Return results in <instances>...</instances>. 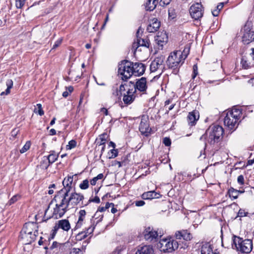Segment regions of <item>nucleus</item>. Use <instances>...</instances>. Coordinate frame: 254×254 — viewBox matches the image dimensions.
Wrapping results in <instances>:
<instances>
[{"label":"nucleus","instance_id":"nucleus-39","mask_svg":"<svg viewBox=\"0 0 254 254\" xmlns=\"http://www.w3.org/2000/svg\"><path fill=\"white\" fill-rule=\"evenodd\" d=\"M30 141H27L23 147L20 150V152L21 153H24L30 148Z\"/></svg>","mask_w":254,"mask_h":254},{"label":"nucleus","instance_id":"nucleus-27","mask_svg":"<svg viewBox=\"0 0 254 254\" xmlns=\"http://www.w3.org/2000/svg\"><path fill=\"white\" fill-rule=\"evenodd\" d=\"M155 41L158 45L162 46L164 43L168 41V36L164 32H158L155 37Z\"/></svg>","mask_w":254,"mask_h":254},{"label":"nucleus","instance_id":"nucleus-14","mask_svg":"<svg viewBox=\"0 0 254 254\" xmlns=\"http://www.w3.org/2000/svg\"><path fill=\"white\" fill-rule=\"evenodd\" d=\"M140 32H141V35L143 32V30L141 29V27H139L136 32V38H137V42L135 43H133L132 45V47L135 48L136 49L139 46H143L146 48H149L150 43L148 39H142L140 36Z\"/></svg>","mask_w":254,"mask_h":254},{"label":"nucleus","instance_id":"nucleus-26","mask_svg":"<svg viewBox=\"0 0 254 254\" xmlns=\"http://www.w3.org/2000/svg\"><path fill=\"white\" fill-rule=\"evenodd\" d=\"M154 249L152 246L145 245L138 247L135 254H153Z\"/></svg>","mask_w":254,"mask_h":254},{"label":"nucleus","instance_id":"nucleus-33","mask_svg":"<svg viewBox=\"0 0 254 254\" xmlns=\"http://www.w3.org/2000/svg\"><path fill=\"white\" fill-rule=\"evenodd\" d=\"M229 197L232 199H236L239 195V191L238 190L234 189L233 188H230L227 192Z\"/></svg>","mask_w":254,"mask_h":254},{"label":"nucleus","instance_id":"nucleus-52","mask_svg":"<svg viewBox=\"0 0 254 254\" xmlns=\"http://www.w3.org/2000/svg\"><path fill=\"white\" fill-rule=\"evenodd\" d=\"M60 246H61L60 244L58 243L57 242H54L53 243V244L52 245V246L50 247V250H53V249H54L55 248H58Z\"/></svg>","mask_w":254,"mask_h":254},{"label":"nucleus","instance_id":"nucleus-1","mask_svg":"<svg viewBox=\"0 0 254 254\" xmlns=\"http://www.w3.org/2000/svg\"><path fill=\"white\" fill-rule=\"evenodd\" d=\"M69 193L59 191L49 204L45 212V217L48 219L51 217L58 219L62 217L67 210L69 204L68 203Z\"/></svg>","mask_w":254,"mask_h":254},{"label":"nucleus","instance_id":"nucleus-24","mask_svg":"<svg viewBox=\"0 0 254 254\" xmlns=\"http://www.w3.org/2000/svg\"><path fill=\"white\" fill-rule=\"evenodd\" d=\"M168 58H172V60L177 63V64L182 65L184 62V59H183L182 54L180 51L174 52Z\"/></svg>","mask_w":254,"mask_h":254},{"label":"nucleus","instance_id":"nucleus-46","mask_svg":"<svg viewBox=\"0 0 254 254\" xmlns=\"http://www.w3.org/2000/svg\"><path fill=\"white\" fill-rule=\"evenodd\" d=\"M127 87V88H129V82L128 83H122L121 85L120 86V89H119V91L120 92H121V93L122 94V92L123 91H125L126 90V88L125 87Z\"/></svg>","mask_w":254,"mask_h":254},{"label":"nucleus","instance_id":"nucleus-21","mask_svg":"<svg viewBox=\"0 0 254 254\" xmlns=\"http://www.w3.org/2000/svg\"><path fill=\"white\" fill-rule=\"evenodd\" d=\"M37 228L36 224L33 222L26 223L24 224L20 233L34 234V232L37 230Z\"/></svg>","mask_w":254,"mask_h":254},{"label":"nucleus","instance_id":"nucleus-63","mask_svg":"<svg viewBox=\"0 0 254 254\" xmlns=\"http://www.w3.org/2000/svg\"><path fill=\"white\" fill-rule=\"evenodd\" d=\"M171 0H161V2H162L164 5H168L170 3Z\"/></svg>","mask_w":254,"mask_h":254},{"label":"nucleus","instance_id":"nucleus-64","mask_svg":"<svg viewBox=\"0 0 254 254\" xmlns=\"http://www.w3.org/2000/svg\"><path fill=\"white\" fill-rule=\"evenodd\" d=\"M172 101L173 100L170 99L166 100L165 102V107L167 108V106L169 105L170 103H171Z\"/></svg>","mask_w":254,"mask_h":254},{"label":"nucleus","instance_id":"nucleus-12","mask_svg":"<svg viewBox=\"0 0 254 254\" xmlns=\"http://www.w3.org/2000/svg\"><path fill=\"white\" fill-rule=\"evenodd\" d=\"M143 235L145 240L149 242L156 241L158 236L157 232L150 227H148L145 229Z\"/></svg>","mask_w":254,"mask_h":254},{"label":"nucleus","instance_id":"nucleus-55","mask_svg":"<svg viewBox=\"0 0 254 254\" xmlns=\"http://www.w3.org/2000/svg\"><path fill=\"white\" fill-rule=\"evenodd\" d=\"M238 182L241 185L244 184V179L243 176H239L238 178Z\"/></svg>","mask_w":254,"mask_h":254},{"label":"nucleus","instance_id":"nucleus-31","mask_svg":"<svg viewBox=\"0 0 254 254\" xmlns=\"http://www.w3.org/2000/svg\"><path fill=\"white\" fill-rule=\"evenodd\" d=\"M157 193L154 191H149L144 192L142 195V198L144 199H152L156 196Z\"/></svg>","mask_w":254,"mask_h":254},{"label":"nucleus","instance_id":"nucleus-44","mask_svg":"<svg viewBox=\"0 0 254 254\" xmlns=\"http://www.w3.org/2000/svg\"><path fill=\"white\" fill-rule=\"evenodd\" d=\"M25 0H16L15 5L17 8H21L25 4Z\"/></svg>","mask_w":254,"mask_h":254},{"label":"nucleus","instance_id":"nucleus-19","mask_svg":"<svg viewBox=\"0 0 254 254\" xmlns=\"http://www.w3.org/2000/svg\"><path fill=\"white\" fill-rule=\"evenodd\" d=\"M199 118V113L197 110H193L189 113L187 117V122L189 126H193L196 124Z\"/></svg>","mask_w":254,"mask_h":254},{"label":"nucleus","instance_id":"nucleus-11","mask_svg":"<svg viewBox=\"0 0 254 254\" xmlns=\"http://www.w3.org/2000/svg\"><path fill=\"white\" fill-rule=\"evenodd\" d=\"M134 86L135 89V92L138 90L140 92H145L147 89V86L146 84V79L145 77H142L140 79H137L135 84L132 81L129 82V87L131 88V85Z\"/></svg>","mask_w":254,"mask_h":254},{"label":"nucleus","instance_id":"nucleus-43","mask_svg":"<svg viewBox=\"0 0 254 254\" xmlns=\"http://www.w3.org/2000/svg\"><path fill=\"white\" fill-rule=\"evenodd\" d=\"M241 64L242 66L245 69H248L250 67V64L248 63L247 61L245 59L244 57L242 59Z\"/></svg>","mask_w":254,"mask_h":254},{"label":"nucleus","instance_id":"nucleus-62","mask_svg":"<svg viewBox=\"0 0 254 254\" xmlns=\"http://www.w3.org/2000/svg\"><path fill=\"white\" fill-rule=\"evenodd\" d=\"M81 252L80 250L78 248H73V253L75 254H79V253Z\"/></svg>","mask_w":254,"mask_h":254},{"label":"nucleus","instance_id":"nucleus-57","mask_svg":"<svg viewBox=\"0 0 254 254\" xmlns=\"http://www.w3.org/2000/svg\"><path fill=\"white\" fill-rule=\"evenodd\" d=\"M105 210H106V208H105L104 207H99L98 208V210L97 211V212L95 214L94 216L95 217L96 216H97V214H98V213L99 212H103V211H104Z\"/></svg>","mask_w":254,"mask_h":254},{"label":"nucleus","instance_id":"nucleus-49","mask_svg":"<svg viewBox=\"0 0 254 254\" xmlns=\"http://www.w3.org/2000/svg\"><path fill=\"white\" fill-rule=\"evenodd\" d=\"M62 39H59L57 41H56L53 45V47L52 49V50L55 49L57 47H58L62 43Z\"/></svg>","mask_w":254,"mask_h":254},{"label":"nucleus","instance_id":"nucleus-48","mask_svg":"<svg viewBox=\"0 0 254 254\" xmlns=\"http://www.w3.org/2000/svg\"><path fill=\"white\" fill-rule=\"evenodd\" d=\"M125 160V159L123 161H115L114 164L115 166L118 165L119 167H120L123 165H126Z\"/></svg>","mask_w":254,"mask_h":254},{"label":"nucleus","instance_id":"nucleus-25","mask_svg":"<svg viewBox=\"0 0 254 254\" xmlns=\"http://www.w3.org/2000/svg\"><path fill=\"white\" fill-rule=\"evenodd\" d=\"M167 64L169 69L172 70V73L177 74L179 71L181 64H177V63L172 60V58H168Z\"/></svg>","mask_w":254,"mask_h":254},{"label":"nucleus","instance_id":"nucleus-5","mask_svg":"<svg viewBox=\"0 0 254 254\" xmlns=\"http://www.w3.org/2000/svg\"><path fill=\"white\" fill-rule=\"evenodd\" d=\"M233 243L237 251L242 253L249 254L253 249L252 241L250 239L243 240L239 237L234 236Z\"/></svg>","mask_w":254,"mask_h":254},{"label":"nucleus","instance_id":"nucleus-54","mask_svg":"<svg viewBox=\"0 0 254 254\" xmlns=\"http://www.w3.org/2000/svg\"><path fill=\"white\" fill-rule=\"evenodd\" d=\"M106 136L107 134H102L99 136V140H101L102 141H103L106 143Z\"/></svg>","mask_w":254,"mask_h":254},{"label":"nucleus","instance_id":"nucleus-30","mask_svg":"<svg viewBox=\"0 0 254 254\" xmlns=\"http://www.w3.org/2000/svg\"><path fill=\"white\" fill-rule=\"evenodd\" d=\"M78 220L76 224L75 228L78 229L80 228L82 225V222L86 215V211L84 210H81L79 212Z\"/></svg>","mask_w":254,"mask_h":254},{"label":"nucleus","instance_id":"nucleus-58","mask_svg":"<svg viewBox=\"0 0 254 254\" xmlns=\"http://www.w3.org/2000/svg\"><path fill=\"white\" fill-rule=\"evenodd\" d=\"M223 6H224V2L219 3L216 6V9H217V10L220 11V10L223 7Z\"/></svg>","mask_w":254,"mask_h":254},{"label":"nucleus","instance_id":"nucleus-45","mask_svg":"<svg viewBox=\"0 0 254 254\" xmlns=\"http://www.w3.org/2000/svg\"><path fill=\"white\" fill-rule=\"evenodd\" d=\"M20 196L18 194L14 195L9 201V205H11L15 202L20 198Z\"/></svg>","mask_w":254,"mask_h":254},{"label":"nucleus","instance_id":"nucleus-15","mask_svg":"<svg viewBox=\"0 0 254 254\" xmlns=\"http://www.w3.org/2000/svg\"><path fill=\"white\" fill-rule=\"evenodd\" d=\"M83 199L84 196L82 194L76 192H69L68 197V203H69V206H71L73 207L77 205Z\"/></svg>","mask_w":254,"mask_h":254},{"label":"nucleus","instance_id":"nucleus-3","mask_svg":"<svg viewBox=\"0 0 254 254\" xmlns=\"http://www.w3.org/2000/svg\"><path fill=\"white\" fill-rule=\"evenodd\" d=\"M241 111L237 109L228 111L224 119V123L230 130H235L238 126Z\"/></svg>","mask_w":254,"mask_h":254},{"label":"nucleus","instance_id":"nucleus-37","mask_svg":"<svg viewBox=\"0 0 254 254\" xmlns=\"http://www.w3.org/2000/svg\"><path fill=\"white\" fill-rule=\"evenodd\" d=\"M190 47L189 45H186L183 50V52H181L182 54L183 59H184V60L187 57L188 55L190 52Z\"/></svg>","mask_w":254,"mask_h":254},{"label":"nucleus","instance_id":"nucleus-10","mask_svg":"<svg viewBox=\"0 0 254 254\" xmlns=\"http://www.w3.org/2000/svg\"><path fill=\"white\" fill-rule=\"evenodd\" d=\"M135 93V89L134 86L132 85L131 88H127L126 93H125L123 95V101L124 103L126 105L131 104L136 97Z\"/></svg>","mask_w":254,"mask_h":254},{"label":"nucleus","instance_id":"nucleus-51","mask_svg":"<svg viewBox=\"0 0 254 254\" xmlns=\"http://www.w3.org/2000/svg\"><path fill=\"white\" fill-rule=\"evenodd\" d=\"M89 202H93L96 203H99L100 202V198L98 196H96L93 198H90Z\"/></svg>","mask_w":254,"mask_h":254},{"label":"nucleus","instance_id":"nucleus-16","mask_svg":"<svg viewBox=\"0 0 254 254\" xmlns=\"http://www.w3.org/2000/svg\"><path fill=\"white\" fill-rule=\"evenodd\" d=\"M73 181V176H67L65 177L63 181V184L64 187L61 190L64 192L67 191L68 193H69L74 185Z\"/></svg>","mask_w":254,"mask_h":254},{"label":"nucleus","instance_id":"nucleus-6","mask_svg":"<svg viewBox=\"0 0 254 254\" xmlns=\"http://www.w3.org/2000/svg\"><path fill=\"white\" fill-rule=\"evenodd\" d=\"M179 242L171 238L162 239L160 241V248L165 253H171L177 250L179 246Z\"/></svg>","mask_w":254,"mask_h":254},{"label":"nucleus","instance_id":"nucleus-40","mask_svg":"<svg viewBox=\"0 0 254 254\" xmlns=\"http://www.w3.org/2000/svg\"><path fill=\"white\" fill-rule=\"evenodd\" d=\"M79 187L82 190H86L89 187V181L87 179L83 180L80 184Z\"/></svg>","mask_w":254,"mask_h":254},{"label":"nucleus","instance_id":"nucleus-20","mask_svg":"<svg viewBox=\"0 0 254 254\" xmlns=\"http://www.w3.org/2000/svg\"><path fill=\"white\" fill-rule=\"evenodd\" d=\"M38 234L37 230H35L34 232V234H25V233H20L21 238L23 240V243L25 244H30L32 242L34 241L36 239L37 234Z\"/></svg>","mask_w":254,"mask_h":254},{"label":"nucleus","instance_id":"nucleus-17","mask_svg":"<svg viewBox=\"0 0 254 254\" xmlns=\"http://www.w3.org/2000/svg\"><path fill=\"white\" fill-rule=\"evenodd\" d=\"M132 68L133 74L135 76H140L144 73L145 65L141 63H132Z\"/></svg>","mask_w":254,"mask_h":254},{"label":"nucleus","instance_id":"nucleus-4","mask_svg":"<svg viewBox=\"0 0 254 254\" xmlns=\"http://www.w3.org/2000/svg\"><path fill=\"white\" fill-rule=\"evenodd\" d=\"M132 62L127 60L122 61L118 64V75L124 81H127L133 75Z\"/></svg>","mask_w":254,"mask_h":254},{"label":"nucleus","instance_id":"nucleus-2","mask_svg":"<svg viewBox=\"0 0 254 254\" xmlns=\"http://www.w3.org/2000/svg\"><path fill=\"white\" fill-rule=\"evenodd\" d=\"M223 133L224 129L221 126L217 125L211 126L206 130L205 133L200 137V139L204 137L207 143L214 145L222 140Z\"/></svg>","mask_w":254,"mask_h":254},{"label":"nucleus","instance_id":"nucleus-23","mask_svg":"<svg viewBox=\"0 0 254 254\" xmlns=\"http://www.w3.org/2000/svg\"><path fill=\"white\" fill-rule=\"evenodd\" d=\"M59 228H61L65 231H68L70 228V225L68 220L66 219L59 220L58 225H55L54 227V231L55 233Z\"/></svg>","mask_w":254,"mask_h":254},{"label":"nucleus","instance_id":"nucleus-32","mask_svg":"<svg viewBox=\"0 0 254 254\" xmlns=\"http://www.w3.org/2000/svg\"><path fill=\"white\" fill-rule=\"evenodd\" d=\"M157 3H154L152 0H147L145 4V8L146 10L152 11L156 7Z\"/></svg>","mask_w":254,"mask_h":254},{"label":"nucleus","instance_id":"nucleus-13","mask_svg":"<svg viewBox=\"0 0 254 254\" xmlns=\"http://www.w3.org/2000/svg\"><path fill=\"white\" fill-rule=\"evenodd\" d=\"M139 130L141 134L148 136L151 132V128L149 127V121L147 117L142 116L139 124Z\"/></svg>","mask_w":254,"mask_h":254},{"label":"nucleus","instance_id":"nucleus-42","mask_svg":"<svg viewBox=\"0 0 254 254\" xmlns=\"http://www.w3.org/2000/svg\"><path fill=\"white\" fill-rule=\"evenodd\" d=\"M103 177L104 176H97L93 178L90 181V184L92 186H95L96 184L97 181L103 179Z\"/></svg>","mask_w":254,"mask_h":254},{"label":"nucleus","instance_id":"nucleus-8","mask_svg":"<svg viewBox=\"0 0 254 254\" xmlns=\"http://www.w3.org/2000/svg\"><path fill=\"white\" fill-rule=\"evenodd\" d=\"M165 60V57L160 55L155 58V59L151 62L150 65V69L151 72H155L157 70H160L161 74L164 69V62Z\"/></svg>","mask_w":254,"mask_h":254},{"label":"nucleus","instance_id":"nucleus-50","mask_svg":"<svg viewBox=\"0 0 254 254\" xmlns=\"http://www.w3.org/2000/svg\"><path fill=\"white\" fill-rule=\"evenodd\" d=\"M246 213L244 209H240L238 213L237 216L240 217H244L246 215Z\"/></svg>","mask_w":254,"mask_h":254},{"label":"nucleus","instance_id":"nucleus-61","mask_svg":"<svg viewBox=\"0 0 254 254\" xmlns=\"http://www.w3.org/2000/svg\"><path fill=\"white\" fill-rule=\"evenodd\" d=\"M111 206H114V204L113 203L107 202L106 204L105 207H104L106 208V210L107 209H108Z\"/></svg>","mask_w":254,"mask_h":254},{"label":"nucleus","instance_id":"nucleus-53","mask_svg":"<svg viewBox=\"0 0 254 254\" xmlns=\"http://www.w3.org/2000/svg\"><path fill=\"white\" fill-rule=\"evenodd\" d=\"M193 74L192 75V78H194L197 74H198L197 72V67L196 65H194L193 66Z\"/></svg>","mask_w":254,"mask_h":254},{"label":"nucleus","instance_id":"nucleus-38","mask_svg":"<svg viewBox=\"0 0 254 254\" xmlns=\"http://www.w3.org/2000/svg\"><path fill=\"white\" fill-rule=\"evenodd\" d=\"M37 108L34 110V112L38 114L40 116H43L44 114V112L42 109V105L41 104H37Z\"/></svg>","mask_w":254,"mask_h":254},{"label":"nucleus","instance_id":"nucleus-59","mask_svg":"<svg viewBox=\"0 0 254 254\" xmlns=\"http://www.w3.org/2000/svg\"><path fill=\"white\" fill-rule=\"evenodd\" d=\"M100 140V141H99L97 139L96 140L97 145H98L99 147L105 144V142L102 141L101 140Z\"/></svg>","mask_w":254,"mask_h":254},{"label":"nucleus","instance_id":"nucleus-56","mask_svg":"<svg viewBox=\"0 0 254 254\" xmlns=\"http://www.w3.org/2000/svg\"><path fill=\"white\" fill-rule=\"evenodd\" d=\"M135 205L137 206H142L144 205L145 202L143 200H138L135 201Z\"/></svg>","mask_w":254,"mask_h":254},{"label":"nucleus","instance_id":"nucleus-29","mask_svg":"<svg viewBox=\"0 0 254 254\" xmlns=\"http://www.w3.org/2000/svg\"><path fill=\"white\" fill-rule=\"evenodd\" d=\"M94 227H89L87 229V232H81V233H79L77 236H76V239L77 240H78V241H80L82 239H85L87 236V234H91L93 230H94Z\"/></svg>","mask_w":254,"mask_h":254},{"label":"nucleus","instance_id":"nucleus-35","mask_svg":"<svg viewBox=\"0 0 254 254\" xmlns=\"http://www.w3.org/2000/svg\"><path fill=\"white\" fill-rule=\"evenodd\" d=\"M58 157V155L55 151H51V153L47 157V159L48 160L49 164H52L56 161Z\"/></svg>","mask_w":254,"mask_h":254},{"label":"nucleus","instance_id":"nucleus-34","mask_svg":"<svg viewBox=\"0 0 254 254\" xmlns=\"http://www.w3.org/2000/svg\"><path fill=\"white\" fill-rule=\"evenodd\" d=\"M6 84L7 86V89L5 90V92H2L0 93V95H8L10 93V89L13 86V81L11 79H8L6 82Z\"/></svg>","mask_w":254,"mask_h":254},{"label":"nucleus","instance_id":"nucleus-36","mask_svg":"<svg viewBox=\"0 0 254 254\" xmlns=\"http://www.w3.org/2000/svg\"><path fill=\"white\" fill-rule=\"evenodd\" d=\"M118 153V149L113 148V149L110 150L108 152L109 158L111 159L115 158L116 156H117Z\"/></svg>","mask_w":254,"mask_h":254},{"label":"nucleus","instance_id":"nucleus-9","mask_svg":"<svg viewBox=\"0 0 254 254\" xmlns=\"http://www.w3.org/2000/svg\"><path fill=\"white\" fill-rule=\"evenodd\" d=\"M202 6L200 3L193 4L190 8V13L191 17L198 20L203 16Z\"/></svg>","mask_w":254,"mask_h":254},{"label":"nucleus","instance_id":"nucleus-41","mask_svg":"<svg viewBox=\"0 0 254 254\" xmlns=\"http://www.w3.org/2000/svg\"><path fill=\"white\" fill-rule=\"evenodd\" d=\"M76 146V141L75 140H71L68 142V144L66 146V149H71Z\"/></svg>","mask_w":254,"mask_h":254},{"label":"nucleus","instance_id":"nucleus-47","mask_svg":"<svg viewBox=\"0 0 254 254\" xmlns=\"http://www.w3.org/2000/svg\"><path fill=\"white\" fill-rule=\"evenodd\" d=\"M163 143L166 146H169L171 144V139L169 137H165L163 140Z\"/></svg>","mask_w":254,"mask_h":254},{"label":"nucleus","instance_id":"nucleus-22","mask_svg":"<svg viewBox=\"0 0 254 254\" xmlns=\"http://www.w3.org/2000/svg\"><path fill=\"white\" fill-rule=\"evenodd\" d=\"M175 236L176 239L178 240L183 239L185 241H190L192 238L191 234L186 230L176 231Z\"/></svg>","mask_w":254,"mask_h":254},{"label":"nucleus","instance_id":"nucleus-60","mask_svg":"<svg viewBox=\"0 0 254 254\" xmlns=\"http://www.w3.org/2000/svg\"><path fill=\"white\" fill-rule=\"evenodd\" d=\"M219 11L217 10V9L213 10L212 11V13L214 16H217L219 14Z\"/></svg>","mask_w":254,"mask_h":254},{"label":"nucleus","instance_id":"nucleus-7","mask_svg":"<svg viewBox=\"0 0 254 254\" xmlns=\"http://www.w3.org/2000/svg\"><path fill=\"white\" fill-rule=\"evenodd\" d=\"M252 24L247 22L243 28L242 41L245 44H248L254 40V31L252 30Z\"/></svg>","mask_w":254,"mask_h":254},{"label":"nucleus","instance_id":"nucleus-28","mask_svg":"<svg viewBox=\"0 0 254 254\" xmlns=\"http://www.w3.org/2000/svg\"><path fill=\"white\" fill-rule=\"evenodd\" d=\"M212 249L208 243L203 244L201 248V254H213Z\"/></svg>","mask_w":254,"mask_h":254},{"label":"nucleus","instance_id":"nucleus-18","mask_svg":"<svg viewBox=\"0 0 254 254\" xmlns=\"http://www.w3.org/2000/svg\"><path fill=\"white\" fill-rule=\"evenodd\" d=\"M160 27V22L156 18L149 20V24L147 27V31L149 33H154L157 31Z\"/></svg>","mask_w":254,"mask_h":254}]
</instances>
